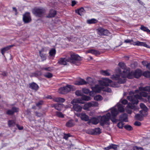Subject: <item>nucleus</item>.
<instances>
[{
  "label": "nucleus",
  "mask_w": 150,
  "mask_h": 150,
  "mask_svg": "<svg viewBox=\"0 0 150 150\" xmlns=\"http://www.w3.org/2000/svg\"><path fill=\"white\" fill-rule=\"evenodd\" d=\"M29 87L30 88L35 91L38 90V86L36 83H30L29 85Z\"/></svg>",
  "instance_id": "obj_21"
},
{
  "label": "nucleus",
  "mask_w": 150,
  "mask_h": 150,
  "mask_svg": "<svg viewBox=\"0 0 150 150\" xmlns=\"http://www.w3.org/2000/svg\"><path fill=\"white\" fill-rule=\"evenodd\" d=\"M120 102H121V103L124 105H125L127 104L128 102L127 100L126 99H123L122 100L121 99L120 100L119 103Z\"/></svg>",
  "instance_id": "obj_53"
},
{
  "label": "nucleus",
  "mask_w": 150,
  "mask_h": 150,
  "mask_svg": "<svg viewBox=\"0 0 150 150\" xmlns=\"http://www.w3.org/2000/svg\"><path fill=\"white\" fill-rule=\"evenodd\" d=\"M36 115L38 117H40L42 115V114L41 113L38 112H35Z\"/></svg>",
  "instance_id": "obj_63"
},
{
  "label": "nucleus",
  "mask_w": 150,
  "mask_h": 150,
  "mask_svg": "<svg viewBox=\"0 0 150 150\" xmlns=\"http://www.w3.org/2000/svg\"><path fill=\"white\" fill-rule=\"evenodd\" d=\"M133 150H143L141 147H138L137 146H134L133 147Z\"/></svg>",
  "instance_id": "obj_57"
},
{
  "label": "nucleus",
  "mask_w": 150,
  "mask_h": 150,
  "mask_svg": "<svg viewBox=\"0 0 150 150\" xmlns=\"http://www.w3.org/2000/svg\"><path fill=\"white\" fill-rule=\"evenodd\" d=\"M124 124L122 122H119L117 124L118 127L120 128H122Z\"/></svg>",
  "instance_id": "obj_55"
},
{
  "label": "nucleus",
  "mask_w": 150,
  "mask_h": 150,
  "mask_svg": "<svg viewBox=\"0 0 150 150\" xmlns=\"http://www.w3.org/2000/svg\"><path fill=\"white\" fill-rule=\"evenodd\" d=\"M124 72V76H126V77L130 79H132L134 77L138 78L142 74V71L139 69H137L135 71L131 72L130 73V69L128 68L125 69Z\"/></svg>",
  "instance_id": "obj_4"
},
{
  "label": "nucleus",
  "mask_w": 150,
  "mask_h": 150,
  "mask_svg": "<svg viewBox=\"0 0 150 150\" xmlns=\"http://www.w3.org/2000/svg\"><path fill=\"white\" fill-rule=\"evenodd\" d=\"M103 99V98L100 95H97L94 97V99L97 101H100L101 100Z\"/></svg>",
  "instance_id": "obj_39"
},
{
  "label": "nucleus",
  "mask_w": 150,
  "mask_h": 150,
  "mask_svg": "<svg viewBox=\"0 0 150 150\" xmlns=\"http://www.w3.org/2000/svg\"><path fill=\"white\" fill-rule=\"evenodd\" d=\"M6 113L7 114L9 115H11L13 114L14 113L13 112L12 109L10 110L9 109L7 110L6 112Z\"/></svg>",
  "instance_id": "obj_50"
},
{
  "label": "nucleus",
  "mask_w": 150,
  "mask_h": 150,
  "mask_svg": "<svg viewBox=\"0 0 150 150\" xmlns=\"http://www.w3.org/2000/svg\"><path fill=\"white\" fill-rule=\"evenodd\" d=\"M42 69L43 70H45L46 71H51L52 70L51 67H49L47 68H42Z\"/></svg>",
  "instance_id": "obj_59"
},
{
  "label": "nucleus",
  "mask_w": 150,
  "mask_h": 150,
  "mask_svg": "<svg viewBox=\"0 0 150 150\" xmlns=\"http://www.w3.org/2000/svg\"><path fill=\"white\" fill-rule=\"evenodd\" d=\"M63 105L62 104H57V103L54 105V107L57 110H61L62 108L63 107Z\"/></svg>",
  "instance_id": "obj_29"
},
{
  "label": "nucleus",
  "mask_w": 150,
  "mask_h": 150,
  "mask_svg": "<svg viewBox=\"0 0 150 150\" xmlns=\"http://www.w3.org/2000/svg\"><path fill=\"white\" fill-rule=\"evenodd\" d=\"M13 112L14 113L15 112H17L19 111V108H18L13 107L11 108Z\"/></svg>",
  "instance_id": "obj_48"
},
{
  "label": "nucleus",
  "mask_w": 150,
  "mask_h": 150,
  "mask_svg": "<svg viewBox=\"0 0 150 150\" xmlns=\"http://www.w3.org/2000/svg\"><path fill=\"white\" fill-rule=\"evenodd\" d=\"M120 119L122 121L125 122L128 121L127 117L126 114H123L121 115L120 117Z\"/></svg>",
  "instance_id": "obj_22"
},
{
  "label": "nucleus",
  "mask_w": 150,
  "mask_h": 150,
  "mask_svg": "<svg viewBox=\"0 0 150 150\" xmlns=\"http://www.w3.org/2000/svg\"><path fill=\"white\" fill-rule=\"evenodd\" d=\"M75 93L76 95L78 96H80L81 95V91L79 90H77L76 91Z\"/></svg>",
  "instance_id": "obj_54"
},
{
  "label": "nucleus",
  "mask_w": 150,
  "mask_h": 150,
  "mask_svg": "<svg viewBox=\"0 0 150 150\" xmlns=\"http://www.w3.org/2000/svg\"><path fill=\"white\" fill-rule=\"evenodd\" d=\"M100 85H99L102 88L101 91H104L108 92H111V89L105 87H104L103 86H105L106 87L110 86L113 87H118L120 86V84L118 82L116 83L113 82L111 80L108 78H105L103 79V81L100 83Z\"/></svg>",
  "instance_id": "obj_3"
},
{
  "label": "nucleus",
  "mask_w": 150,
  "mask_h": 150,
  "mask_svg": "<svg viewBox=\"0 0 150 150\" xmlns=\"http://www.w3.org/2000/svg\"><path fill=\"white\" fill-rule=\"evenodd\" d=\"M91 107H97L98 105V103L97 102L93 101L90 102Z\"/></svg>",
  "instance_id": "obj_42"
},
{
  "label": "nucleus",
  "mask_w": 150,
  "mask_h": 150,
  "mask_svg": "<svg viewBox=\"0 0 150 150\" xmlns=\"http://www.w3.org/2000/svg\"><path fill=\"white\" fill-rule=\"evenodd\" d=\"M65 101V100L64 98L59 97V102L63 103Z\"/></svg>",
  "instance_id": "obj_62"
},
{
  "label": "nucleus",
  "mask_w": 150,
  "mask_h": 150,
  "mask_svg": "<svg viewBox=\"0 0 150 150\" xmlns=\"http://www.w3.org/2000/svg\"><path fill=\"white\" fill-rule=\"evenodd\" d=\"M8 125L10 127H13L15 125V123L13 120H9L8 122Z\"/></svg>",
  "instance_id": "obj_45"
},
{
  "label": "nucleus",
  "mask_w": 150,
  "mask_h": 150,
  "mask_svg": "<svg viewBox=\"0 0 150 150\" xmlns=\"http://www.w3.org/2000/svg\"><path fill=\"white\" fill-rule=\"evenodd\" d=\"M23 20L25 23H28L31 21L30 14L28 12L26 13L23 15Z\"/></svg>",
  "instance_id": "obj_10"
},
{
  "label": "nucleus",
  "mask_w": 150,
  "mask_h": 150,
  "mask_svg": "<svg viewBox=\"0 0 150 150\" xmlns=\"http://www.w3.org/2000/svg\"><path fill=\"white\" fill-rule=\"evenodd\" d=\"M92 91L90 92L89 95L93 96L95 93H99L101 91L102 88L98 85H96L95 86L92 87L91 88Z\"/></svg>",
  "instance_id": "obj_9"
},
{
  "label": "nucleus",
  "mask_w": 150,
  "mask_h": 150,
  "mask_svg": "<svg viewBox=\"0 0 150 150\" xmlns=\"http://www.w3.org/2000/svg\"><path fill=\"white\" fill-rule=\"evenodd\" d=\"M76 12L79 15L81 16L85 13V10L83 8L81 7L79 9L76 10Z\"/></svg>",
  "instance_id": "obj_26"
},
{
  "label": "nucleus",
  "mask_w": 150,
  "mask_h": 150,
  "mask_svg": "<svg viewBox=\"0 0 150 150\" xmlns=\"http://www.w3.org/2000/svg\"><path fill=\"white\" fill-rule=\"evenodd\" d=\"M44 76L47 78H50L52 76V75L50 73H48L45 74Z\"/></svg>",
  "instance_id": "obj_49"
},
{
  "label": "nucleus",
  "mask_w": 150,
  "mask_h": 150,
  "mask_svg": "<svg viewBox=\"0 0 150 150\" xmlns=\"http://www.w3.org/2000/svg\"><path fill=\"white\" fill-rule=\"evenodd\" d=\"M142 91L139 93L140 95L138 94L134 95L132 96H129L127 97L128 100L131 101L133 104H137L138 102V99H141L142 96L146 97L148 96V93Z\"/></svg>",
  "instance_id": "obj_5"
},
{
  "label": "nucleus",
  "mask_w": 150,
  "mask_h": 150,
  "mask_svg": "<svg viewBox=\"0 0 150 150\" xmlns=\"http://www.w3.org/2000/svg\"><path fill=\"white\" fill-rule=\"evenodd\" d=\"M90 131L91 132H89V134H99L101 132V129L98 127L94 129H91Z\"/></svg>",
  "instance_id": "obj_15"
},
{
  "label": "nucleus",
  "mask_w": 150,
  "mask_h": 150,
  "mask_svg": "<svg viewBox=\"0 0 150 150\" xmlns=\"http://www.w3.org/2000/svg\"><path fill=\"white\" fill-rule=\"evenodd\" d=\"M98 21L95 19L93 18L90 20H87V23L90 24L95 23L97 22Z\"/></svg>",
  "instance_id": "obj_34"
},
{
  "label": "nucleus",
  "mask_w": 150,
  "mask_h": 150,
  "mask_svg": "<svg viewBox=\"0 0 150 150\" xmlns=\"http://www.w3.org/2000/svg\"><path fill=\"white\" fill-rule=\"evenodd\" d=\"M143 75L145 77H150V72L148 71H146L143 73Z\"/></svg>",
  "instance_id": "obj_43"
},
{
  "label": "nucleus",
  "mask_w": 150,
  "mask_h": 150,
  "mask_svg": "<svg viewBox=\"0 0 150 150\" xmlns=\"http://www.w3.org/2000/svg\"><path fill=\"white\" fill-rule=\"evenodd\" d=\"M115 108L119 112V111L120 112H122L124 111L125 109L124 108V106L121 104L119 103V102L118 103L116 106H115L113 107H115Z\"/></svg>",
  "instance_id": "obj_12"
},
{
  "label": "nucleus",
  "mask_w": 150,
  "mask_h": 150,
  "mask_svg": "<svg viewBox=\"0 0 150 150\" xmlns=\"http://www.w3.org/2000/svg\"><path fill=\"white\" fill-rule=\"evenodd\" d=\"M70 136L69 134H64L63 138L66 140H67L69 137Z\"/></svg>",
  "instance_id": "obj_56"
},
{
  "label": "nucleus",
  "mask_w": 150,
  "mask_h": 150,
  "mask_svg": "<svg viewBox=\"0 0 150 150\" xmlns=\"http://www.w3.org/2000/svg\"><path fill=\"white\" fill-rule=\"evenodd\" d=\"M100 73L102 75L104 76H109L110 74L109 70H102L100 71Z\"/></svg>",
  "instance_id": "obj_30"
},
{
  "label": "nucleus",
  "mask_w": 150,
  "mask_h": 150,
  "mask_svg": "<svg viewBox=\"0 0 150 150\" xmlns=\"http://www.w3.org/2000/svg\"><path fill=\"white\" fill-rule=\"evenodd\" d=\"M39 54L42 61L45 60L46 59V54L44 53H42L40 51H39Z\"/></svg>",
  "instance_id": "obj_37"
},
{
  "label": "nucleus",
  "mask_w": 150,
  "mask_h": 150,
  "mask_svg": "<svg viewBox=\"0 0 150 150\" xmlns=\"http://www.w3.org/2000/svg\"><path fill=\"white\" fill-rule=\"evenodd\" d=\"M81 98L83 100L86 101H88L91 100V98L90 96L84 95L82 96Z\"/></svg>",
  "instance_id": "obj_36"
},
{
  "label": "nucleus",
  "mask_w": 150,
  "mask_h": 150,
  "mask_svg": "<svg viewBox=\"0 0 150 150\" xmlns=\"http://www.w3.org/2000/svg\"><path fill=\"white\" fill-rule=\"evenodd\" d=\"M75 125L73 122V120H71L67 122L66 125L68 127H71Z\"/></svg>",
  "instance_id": "obj_31"
},
{
  "label": "nucleus",
  "mask_w": 150,
  "mask_h": 150,
  "mask_svg": "<svg viewBox=\"0 0 150 150\" xmlns=\"http://www.w3.org/2000/svg\"><path fill=\"white\" fill-rule=\"evenodd\" d=\"M43 102L42 101H40L36 104V105L37 106L39 107L40 105L42 104Z\"/></svg>",
  "instance_id": "obj_60"
},
{
  "label": "nucleus",
  "mask_w": 150,
  "mask_h": 150,
  "mask_svg": "<svg viewBox=\"0 0 150 150\" xmlns=\"http://www.w3.org/2000/svg\"><path fill=\"white\" fill-rule=\"evenodd\" d=\"M140 108L143 109V110L140 111V113L142 114L144 111V113H146L148 110V109L146 106L144 104L141 103L140 104Z\"/></svg>",
  "instance_id": "obj_19"
},
{
  "label": "nucleus",
  "mask_w": 150,
  "mask_h": 150,
  "mask_svg": "<svg viewBox=\"0 0 150 150\" xmlns=\"http://www.w3.org/2000/svg\"><path fill=\"white\" fill-rule=\"evenodd\" d=\"M133 41L132 40H130L129 39H127L125 40L124 42L126 43H130Z\"/></svg>",
  "instance_id": "obj_64"
},
{
  "label": "nucleus",
  "mask_w": 150,
  "mask_h": 150,
  "mask_svg": "<svg viewBox=\"0 0 150 150\" xmlns=\"http://www.w3.org/2000/svg\"><path fill=\"white\" fill-rule=\"evenodd\" d=\"M58 92L59 93L62 94H66V92L64 91V87H62L59 88L58 90Z\"/></svg>",
  "instance_id": "obj_40"
},
{
  "label": "nucleus",
  "mask_w": 150,
  "mask_h": 150,
  "mask_svg": "<svg viewBox=\"0 0 150 150\" xmlns=\"http://www.w3.org/2000/svg\"><path fill=\"white\" fill-rule=\"evenodd\" d=\"M33 12L35 16L41 17L44 14L45 10L42 8H36L33 10Z\"/></svg>",
  "instance_id": "obj_7"
},
{
  "label": "nucleus",
  "mask_w": 150,
  "mask_h": 150,
  "mask_svg": "<svg viewBox=\"0 0 150 150\" xmlns=\"http://www.w3.org/2000/svg\"><path fill=\"white\" fill-rule=\"evenodd\" d=\"M139 108L131 103H128L125 108V110L128 113L131 114L132 113V110H138Z\"/></svg>",
  "instance_id": "obj_8"
},
{
  "label": "nucleus",
  "mask_w": 150,
  "mask_h": 150,
  "mask_svg": "<svg viewBox=\"0 0 150 150\" xmlns=\"http://www.w3.org/2000/svg\"><path fill=\"white\" fill-rule=\"evenodd\" d=\"M72 108L71 110H74L77 112H80L83 108L82 106L78 104L74 105H73Z\"/></svg>",
  "instance_id": "obj_13"
},
{
  "label": "nucleus",
  "mask_w": 150,
  "mask_h": 150,
  "mask_svg": "<svg viewBox=\"0 0 150 150\" xmlns=\"http://www.w3.org/2000/svg\"><path fill=\"white\" fill-rule=\"evenodd\" d=\"M81 119L83 121H87L89 120V117L85 112H82L81 113Z\"/></svg>",
  "instance_id": "obj_16"
},
{
  "label": "nucleus",
  "mask_w": 150,
  "mask_h": 150,
  "mask_svg": "<svg viewBox=\"0 0 150 150\" xmlns=\"http://www.w3.org/2000/svg\"><path fill=\"white\" fill-rule=\"evenodd\" d=\"M133 45H134L143 46L148 47V45L145 42H141L138 41L134 42L133 43Z\"/></svg>",
  "instance_id": "obj_18"
},
{
  "label": "nucleus",
  "mask_w": 150,
  "mask_h": 150,
  "mask_svg": "<svg viewBox=\"0 0 150 150\" xmlns=\"http://www.w3.org/2000/svg\"><path fill=\"white\" fill-rule=\"evenodd\" d=\"M90 107H91L90 103L89 102L86 103L84 105L83 109L84 110H87Z\"/></svg>",
  "instance_id": "obj_38"
},
{
  "label": "nucleus",
  "mask_w": 150,
  "mask_h": 150,
  "mask_svg": "<svg viewBox=\"0 0 150 150\" xmlns=\"http://www.w3.org/2000/svg\"><path fill=\"white\" fill-rule=\"evenodd\" d=\"M119 66L124 69L123 71V73L121 74V71L120 69H118V74L116 72V74L112 75L111 78L112 80H118V82L119 84H122L125 83V78L126 76H124L125 73L124 71L125 69L128 68L126 67L125 63L122 62H120L118 64Z\"/></svg>",
  "instance_id": "obj_2"
},
{
  "label": "nucleus",
  "mask_w": 150,
  "mask_h": 150,
  "mask_svg": "<svg viewBox=\"0 0 150 150\" xmlns=\"http://www.w3.org/2000/svg\"><path fill=\"white\" fill-rule=\"evenodd\" d=\"M70 57L68 58V61H69V62L76 65H79V61L81 60V58L79 56L74 53H70Z\"/></svg>",
  "instance_id": "obj_6"
},
{
  "label": "nucleus",
  "mask_w": 150,
  "mask_h": 150,
  "mask_svg": "<svg viewBox=\"0 0 150 150\" xmlns=\"http://www.w3.org/2000/svg\"><path fill=\"white\" fill-rule=\"evenodd\" d=\"M56 14V11L54 10L50 11L49 15L47 16L48 18H52L54 17Z\"/></svg>",
  "instance_id": "obj_27"
},
{
  "label": "nucleus",
  "mask_w": 150,
  "mask_h": 150,
  "mask_svg": "<svg viewBox=\"0 0 150 150\" xmlns=\"http://www.w3.org/2000/svg\"><path fill=\"white\" fill-rule=\"evenodd\" d=\"M56 115L57 117H59L63 118L64 117V115L60 112H57Z\"/></svg>",
  "instance_id": "obj_46"
},
{
  "label": "nucleus",
  "mask_w": 150,
  "mask_h": 150,
  "mask_svg": "<svg viewBox=\"0 0 150 150\" xmlns=\"http://www.w3.org/2000/svg\"><path fill=\"white\" fill-rule=\"evenodd\" d=\"M56 54V50L54 49H52L50 50L49 52V54L50 56H54Z\"/></svg>",
  "instance_id": "obj_41"
},
{
  "label": "nucleus",
  "mask_w": 150,
  "mask_h": 150,
  "mask_svg": "<svg viewBox=\"0 0 150 150\" xmlns=\"http://www.w3.org/2000/svg\"><path fill=\"white\" fill-rule=\"evenodd\" d=\"M86 80L87 81L86 82H87V83H88L91 85H93L94 82L93 79L91 78L90 77L88 78Z\"/></svg>",
  "instance_id": "obj_35"
},
{
  "label": "nucleus",
  "mask_w": 150,
  "mask_h": 150,
  "mask_svg": "<svg viewBox=\"0 0 150 150\" xmlns=\"http://www.w3.org/2000/svg\"><path fill=\"white\" fill-rule=\"evenodd\" d=\"M14 46V45H11L8 46L2 49L1 50V53L2 54L4 55L5 52L10 49L11 48L13 47Z\"/></svg>",
  "instance_id": "obj_23"
},
{
  "label": "nucleus",
  "mask_w": 150,
  "mask_h": 150,
  "mask_svg": "<svg viewBox=\"0 0 150 150\" xmlns=\"http://www.w3.org/2000/svg\"><path fill=\"white\" fill-rule=\"evenodd\" d=\"M98 33L101 35H107L109 34V32L107 30L103 28H100L98 30Z\"/></svg>",
  "instance_id": "obj_11"
},
{
  "label": "nucleus",
  "mask_w": 150,
  "mask_h": 150,
  "mask_svg": "<svg viewBox=\"0 0 150 150\" xmlns=\"http://www.w3.org/2000/svg\"><path fill=\"white\" fill-rule=\"evenodd\" d=\"M125 128L128 130H131L132 129V127L129 125H125L124 126Z\"/></svg>",
  "instance_id": "obj_51"
},
{
  "label": "nucleus",
  "mask_w": 150,
  "mask_h": 150,
  "mask_svg": "<svg viewBox=\"0 0 150 150\" xmlns=\"http://www.w3.org/2000/svg\"><path fill=\"white\" fill-rule=\"evenodd\" d=\"M110 145L111 149H117V147L116 145L112 144H111Z\"/></svg>",
  "instance_id": "obj_58"
},
{
  "label": "nucleus",
  "mask_w": 150,
  "mask_h": 150,
  "mask_svg": "<svg viewBox=\"0 0 150 150\" xmlns=\"http://www.w3.org/2000/svg\"><path fill=\"white\" fill-rule=\"evenodd\" d=\"M134 125L137 126H140L141 125V123L139 121H136L134 123Z\"/></svg>",
  "instance_id": "obj_61"
},
{
  "label": "nucleus",
  "mask_w": 150,
  "mask_h": 150,
  "mask_svg": "<svg viewBox=\"0 0 150 150\" xmlns=\"http://www.w3.org/2000/svg\"><path fill=\"white\" fill-rule=\"evenodd\" d=\"M140 28L142 30L150 34V30L144 26L143 25H141Z\"/></svg>",
  "instance_id": "obj_33"
},
{
  "label": "nucleus",
  "mask_w": 150,
  "mask_h": 150,
  "mask_svg": "<svg viewBox=\"0 0 150 150\" xmlns=\"http://www.w3.org/2000/svg\"><path fill=\"white\" fill-rule=\"evenodd\" d=\"M82 92L85 94H88L90 92L89 90L87 88H83L82 89Z\"/></svg>",
  "instance_id": "obj_47"
},
{
  "label": "nucleus",
  "mask_w": 150,
  "mask_h": 150,
  "mask_svg": "<svg viewBox=\"0 0 150 150\" xmlns=\"http://www.w3.org/2000/svg\"><path fill=\"white\" fill-rule=\"evenodd\" d=\"M136 119L137 120L142 121L143 120V118L141 115L139 114H137L135 116Z\"/></svg>",
  "instance_id": "obj_44"
},
{
  "label": "nucleus",
  "mask_w": 150,
  "mask_h": 150,
  "mask_svg": "<svg viewBox=\"0 0 150 150\" xmlns=\"http://www.w3.org/2000/svg\"><path fill=\"white\" fill-rule=\"evenodd\" d=\"M68 62H69L68 61V58H61L59 59L58 63L61 65H66Z\"/></svg>",
  "instance_id": "obj_17"
},
{
  "label": "nucleus",
  "mask_w": 150,
  "mask_h": 150,
  "mask_svg": "<svg viewBox=\"0 0 150 150\" xmlns=\"http://www.w3.org/2000/svg\"><path fill=\"white\" fill-rule=\"evenodd\" d=\"M64 87L66 93L70 91L73 88L72 86L70 85H67L66 86Z\"/></svg>",
  "instance_id": "obj_28"
},
{
  "label": "nucleus",
  "mask_w": 150,
  "mask_h": 150,
  "mask_svg": "<svg viewBox=\"0 0 150 150\" xmlns=\"http://www.w3.org/2000/svg\"><path fill=\"white\" fill-rule=\"evenodd\" d=\"M100 117H93L89 120V123H92L94 125H96L99 122Z\"/></svg>",
  "instance_id": "obj_14"
},
{
  "label": "nucleus",
  "mask_w": 150,
  "mask_h": 150,
  "mask_svg": "<svg viewBox=\"0 0 150 150\" xmlns=\"http://www.w3.org/2000/svg\"><path fill=\"white\" fill-rule=\"evenodd\" d=\"M115 107L111 108V114L109 112L106 115L100 116V123L101 125L107 124L111 116L113 117V118H111L112 121L113 122H115V117L118 115V112Z\"/></svg>",
  "instance_id": "obj_1"
},
{
  "label": "nucleus",
  "mask_w": 150,
  "mask_h": 150,
  "mask_svg": "<svg viewBox=\"0 0 150 150\" xmlns=\"http://www.w3.org/2000/svg\"><path fill=\"white\" fill-rule=\"evenodd\" d=\"M87 53H91L92 54H94L96 55H99L100 54V52H99L98 51V50H95L92 49L89 50L87 51Z\"/></svg>",
  "instance_id": "obj_25"
},
{
  "label": "nucleus",
  "mask_w": 150,
  "mask_h": 150,
  "mask_svg": "<svg viewBox=\"0 0 150 150\" xmlns=\"http://www.w3.org/2000/svg\"><path fill=\"white\" fill-rule=\"evenodd\" d=\"M69 38H68V39H69V40L72 42L76 40V38L75 37L72 36L69 37Z\"/></svg>",
  "instance_id": "obj_52"
},
{
  "label": "nucleus",
  "mask_w": 150,
  "mask_h": 150,
  "mask_svg": "<svg viewBox=\"0 0 150 150\" xmlns=\"http://www.w3.org/2000/svg\"><path fill=\"white\" fill-rule=\"evenodd\" d=\"M139 90L141 91H146L150 93V86H146L145 87H139Z\"/></svg>",
  "instance_id": "obj_24"
},
{
  "label": "nucleus",
  "mask_w": 150,
  "mask_h": 150,
  "mask_svg": "<svg viewBox=\"0 0 150 150\" xmlns=\"http://www.w3.org/2000/svg\"><path fill=\"white\" fill-rule=\"evenodd\" d=\"M74 83L76 85H80L86 84L87 82L84 79H81L78 81L75 82Z\"/></svg>",
  "instance_id": "obj_20"
},
{
  "label": "nucleus",
  "mask_w": 150,
  "mask_h": 150,
  "mask_svg": "<svg viewBox=\"0 0 150 150\" xmlns=\"http://www.w3.org/2000/svg\"><path fill=\"white\" fill-rule=\"evenodd\" d=\"M81 103V104H83V103L81 102L79 98L75 99L73 100L71 102V103L73 104V105H76V103Z\"/></svg>",
  "instance_id": "obj_32"
}]
</instances>
